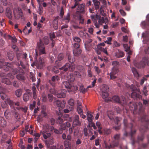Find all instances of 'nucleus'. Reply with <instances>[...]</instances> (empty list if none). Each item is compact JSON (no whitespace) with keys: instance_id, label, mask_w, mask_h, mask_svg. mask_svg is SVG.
<instances>
[{"instance_id":"nucleus-37","label":"nucleus","mask_w":149,"mask_h":149,"mask_svg":"<svg viewBox=\"0 0 149 149\" xmlns=\"http://www.w3.org/2000/svg\"><path fill=\"white\" fill-rule=\"evenodd\" d=\"M22 91L21 89H18L15 91L16 95L18 97H20L22 94Z\"/></svg>"},{"instance_id":"nucleus-10","label":"nucleus","mask_w":149,"mask_h":149,"mask_svg":"<svg viewBox=\"0 0 149 149\" xmlns=\"http://www.w3.org/2000/svg\"><path fill=\"white\" fill-rule=\"evenodd\" d=\"M37 45L39 55L46 54L45 47L41 40H40L39 42L37 43Z\"/></svg>"},{"instance_id":"nucleus-53","label":"nucleus","mask_w":149,"mask_h":149,"mask_svg":"<svg viewBox=\"0 0 149 149\" xmlns=\"http://www.w3.org/2000/svg\"><path fill=\"white\" fill-rule=\"evenodd\" d=\"M122 120V118L120 117H116L115 119L112 120H114L115 124L118 125L119 123V122Z\"/></svg>"},{"instance_id":"nucleus-28","label":"nucleus","mask_w":149,"mask_h":149,"mask_svg":"<svg viewBox=\"0 0 149 149\" xmlns=\"http://www.w3.org/2000/svg\"><path fill=\"white\" fill-rule=\"evenodd\" d=\"M132 70L134 77H136V78L138 79L139 77V74L136 70V69L132 67Z\"/></svg>"},{"instance_id":"nucleus-4","label":"nucleus","mask_w":149,"mask_h":149,"mask_svg":"<svg viewBox=\"0 0 149 149\" xmlns=\"http://www.w3.org/2000/svg\"><path fill=\"white\" fill-rule=\"evenodd\" d=\"M68 61L72 64L70 65L69 63H67L62 67L60 68V70H63L64 72H66L68 70L70 71H73L74 68V64L73 63L74 61L75 60L74 58L70 55H68Z\"/></svg>"},{"instance_id":"nucleus-30","label":"nucleus","mask_w":149,"mask_h":149,"mask_svg":"<svg viewBox=\"0 0 149 149\" xmlns=\"http://www.w3.org/2000/svg\"><path fill=\"white\" fill-rule=\"evenodd\" d=\"M70 14L69 13H68L66 16H64L63 18V20L65 22V23H68L70 20Z\"/></svg>"},{"instance_id":"nucleus-9","label":"nucleus","mask_w":149,"mask_h":149,"mask_svg":"<svg viewBox=\"0 0 149 149\" xmlns=\"http://www.w3.org/2000/svg\"><path fill=\"white\" fill-rule=\"evenodd\" d=\"M112 100L115 102L120 104L122 105H126L127 104V101L123 95L121 96L120 99L118 96L115 95L113 97Z\"/></svg>"},{"instance_id":"nucleus-61","label":"nucleus","mask_w":149,"mask_h":149,"mask_svg":"<svg viewBox=\"0 0 149 149\" xmlns=\"http://www.w3.org/2000/svg\"><path fill=\"white\" fill-rule=\"evenodd\" d=\"M81 107H77V110L78 113L79 114H81L83 112V110L81 109Z\"/></svg>"},{"instance_id":"nucleus-8","label":"nucleus","mask_w":149,"mask_h":149,"mask_svg":"<svg viewBox=\"0 0 149 149\" xmlns=\"http://www.w3.org/2000/svg\"><path fill=\"white\" fill-rule=\"evenodd\" d=\"M120 134H117L114 135L113 136L114 140L113 141L112 144L107 145V147L109 149H110L118 146L119 144V141L120 139Z\"/></svg>"},{"instance_id":"nucleus-44","label":"nucleus","mask_w":149,"mask_h":149,"mask_svg":"<svg viewBox=\"0 0 149 149\" xmlns=\"http://www.w3.org/2000/svg\"><path fill=\"white\" fill-rule=\"evenodd\" d=\"M63 118V117H62L59 116L56 120L57 123L60 124H62L64 121Z\"/></svg>"},{"instance_id":"nucleus-64","label":"nucleus","mask_w":149,"mask_h":149,"mask_svg":"<svg viewBox=\"0 0 149 149\" xmlns=\"http://www.w3.org/2000/svg\"><path fill=\"white\" fill-rule=\"evenodd\" d=\"M94 69L97 74H99L100 73L101 70L98 67L95 66L94 67Z\"/></svg>"},{"instance_id":"nucleus-33","label":"nucleus","mask_w":149,"mask_h":149,"mask_svg":"<svg viewBox=\"0 0 149 149\" xmlns=\"http://www.w3.org/2000/svg\"><path fill=\"white\" fill-rule=\"evenodd\" d=\"M6 100L7 104L9 105L11 108H13L14 107V103L12 100L8 98L6 99Z\"/></svg>"},{"instance_id":"nucleus-51","label":"nucleus","mask_w":149,"mask_h":149,"mask_svg":"<svg viewBox=\"0 0 149 149\" xmlns=\"http://www.w3.org/2000/svg\"><path fill=\"white\" fill-rule=\"evenodd\" d=\"M142 92L143 95L145 96H146L148 95V91L147 90V88L146 86L144 87Z\"/></svg>"},{"instance_id":"nucleus-2","label":"nucleus","mask_w":149,"mask_h":149,"mask_svg":"<svg viewBox=\"0 0 149 149\" xmlns=\"http://www.w3.org/2000/svg\"><path fill=\"white\" fill-rule=\"evenodd\" d=\"M95 25L97 28H99L100 25H102L103 23L107 24L108 22V19L107 17L104 18L103 17H101L100 15L97 14L92 15L91 16Z\"/></svg>"},{"instance_id":"nucleus-40","label":"nucleus","mask_w":149,"mask_h":149,"mask_svg":"<svg viewBox=\"0 0 149 149\" xmlns=\"http://www.w3.org/2000/svg\"><path fill=\"white\" fill-rule=\"evenodd\" d=\"M113 112L112 111H108L107 112V114L109 118L111 120L114 119V118L113 116H111L113 115Z\"/></svg>"},{"instance_id":"nucleus-57","label":"nucleus","mask_w":149,"mask_h":149,"mask_svg":"<svg viewBox=\"0 0 149 149\" xmlns=\"http://www.w3.org/2000/svg\"><path fill=\"white\" fill-rule=\"evenodd\" d=\"M68 104L71 106H73L74 105V100L72 99H70L68 102Z\"/></svg>"},{"instance_id":"nucleus-29","label":"nucleus","mask_w":149,"mask_h":149,"mask_svg":"<svg viewBox=\"0 0 149 149\" xmlns=\"http://www.w3.org/2000/svg\"><path fill=\"white\" fill-rule=\"evenodd\" d=\"M2 82L7 85H10L11 84V82L10 80L6 77H3L2 79Z\"/></svg>"},{"instance_id":"nucleus-23","label":"nucleus","mask_w":149,"mask_h":149,"mask_svg":"<svg viewBox=\"0 0 149 149\" xmlns=\"http://www.w3.org/2000/svg\"><path fill=\"white\" fill-rule=\"evenodd\" d=\"M64 58V55L63 54L60 53L59 54L58 56V61H56V64L58 66V67H59L60 65V62L59 61H61Z\"/></svg>"},{"instance_id":"nucleus-14","label":"nucleus","mask_w":149,"mask_h":149,"mask_svg":"<svg viewBox=\"0 0 149 149\" xmlns=\"http://www.w3.org/2000/svg\"><path fill=\"white\" fill-rule=\"evenodd\" d=\"M118 72V67H113L112 69L111 72L110 73V79L113 80L116 78V75Z\"/></svg>"},{"instance_id":"nucleus-22","label":"nucleus","mask_w":149,"mask_h":149,"mask_svg":"<svg viewBox=\"0 0 149 149\" xmlns=\"http://www.w3.org/2000/svg\"><path fill=\"white\" fill-rule=\"evenodd\" d=\"M79 117L78 115H75L74 117V120L73 122V124L74 125H81V123L79 120Z\"/></svg>"},{"instance_id":"nucleus-41","label":"nucleus","mask_w":149,"mask_h":149,"mask_svg":"<svg viewBox=\"0 0 149 149\" xmlns=\"http://www.w3.org/2000/svg\"><path fill=\"white\" fill-rule=\"evenodd\" d=\"M53 24L54 28L55 29L58 28V21L57 19L55 18L53 21Z\"/></svg>"},{"instance_id":"nucleus-27","label":"nucleus","mask_w":149,"mask_h":149,"mask_svg":"<svg viewBox=\"0 0 149 149\" xmlns=\"http://www.w3.org/2000/svg\"><path fill=\"white\" fill-rule=\"evenodd\" d=\"M32 90L33 92V98L34 99H36L37 98V90L35 86L32 87Z\"/></svg>"},{"instance_id":"nucleus-38","label":"nucleus","mask_w":149,"mask_h":149,"mask_svg":"<svg viewBox=\"0 0 149 149\" xmlns=\"http://www.w3.org/2000/svg\"><path fill=\"white\" fill-rule=\"evenodd\" d=\"M84 6L83 4L78 5L77 10L80 12H83L84 11Z\"/></svg>"},{"instance_id":"nucleus-55","label":"nucleus","mask_w":149,"mask_h":149,"mask_svg":"<svg viewBox=\"0 0 149 149\" xmlns=\"http://www.w3.org/2000/svg\"><path fill=\"white\" fill-rule=\"evenodd\" d=\"M13 65H12V68L11 69L10 71L12 72L13 74L15 75L17 74L18 72V70L16 68H13Z\"/></svg>"},{"instance_id":"nucleus-5","label":"nucleus","mask_w":149,"mask_h":149,"mask_svg":"<svg viewBox=\"0 0 149 149\" xmlns=\"http://www.w3.org/2000/svg\"><path fill=\"white\" fill-rule=\"evenodd\" d=\"M128 118L129 120L131 121L130 123L128 124H127V120L126 118H125L123 120V123L124 124L125 127L126 128H130L131 131L130 133L131 138L133 137V136L134 135L136 132V130H132V128L134 123H135L134 121V119H132L130 116H128Z\"/></svg>"},{"instance_id":"nucleus-54","label":"nucleus","mask_w":149,"mask_h":149,"mask_svg":"<svg viewBox=\"0 0 149 149\" xmlns=\"http://www.w3.org/2000/svg\"><path fill=\"white\" fill-rule=\"evenodd\" d=\"M149 125H146L143 127V128L142 127H141L140 128V131H143V132H145L148 128Z\"/></svg>"},{"instance_id":"nucleus-12","label":"nucleus","mask_w":149,"mask_h":149,"mask_svg":"<svg viewBox=\"0 0 149 149\" xmlns=\"http://www.w3.org/2000/svg\"><path fill=\"white\" fill-rule=\"evenodd\" d=\"M45 131L46 132H49V131L51 133L54 132L55 133L57 134H61L62 133V131L60 130H59L56 129L53 126H50L48 124H46L45 127Z\"/></svg>"},{"instance_id":"nucleus-59","label":"nucleus","mask_w":149,"mask_h":149,"mask_svg":"<svg viewBox=\"0 0 149 149\" xmlns=\"http://www.w3.org/2000/svg\"><path fill=\"white\" fill-rule=\"evenodd\" d=\"M49 36L51 40H53V39L55 38H56V35L54 32L52 33H50L49 34Z\"/></svg>"},{"instance_id":"nucleus-15","label":"nucleus","mask_w":149,"mask_h":149,"mask_svg":"<svg viewBox=\"0 0 149 149\" xmlns=\"http://www.w3.org/2000/svg\"><path fill=\"white\" fill-rule=\"evenodd\" d=\"M72 139L71 136L70 134L68 135L66 138L65 140L64 141V145L65 147H67L68 148L71 147V143L70 141Z\"/></svg>"},{"instance_id":"nucleus-25","label":"nucleus","mask_w":149,"mask_h":149,"mask_svg":"<svg viewBox=\"0 0 149 149\" xmlns=\"http://www.w3.org/2000/svg\"><path fill=\"white\" fill-rule=\"evenodd\" d=\"M73 54L74 56H78L81 52V50L79 49H73Z\"/></svg>"},{"instance_id":"nucleus-63","label":"nucleus","mask_w":149,"mask_h":149,"mask_svg":"<svg viewBox=\"0 0 149 149\" xmlns=\"http://www.w3.org/2000/svg\"><path fill=\"white\" fill-rule=\"evenodd\" d=\"M120 45V44L118 43L116 41H115L113 42V47L114 48L116 47H119Z\"/></svg>"},{"instance_id":"nucleus-62","label":"nucleus","mask_w":149,"mask_h":149,"mask_svg":"<svg viewBox=\"0 0 149 149\" xmlns=\"http://www.w3.org/2000/svg\"><path fill=\"white\" fill-rule=\"evenodd\" d=\"M0 95L1 98L4 100L6 97V95L4 93V92L0 93Z\"/></svg>"},{"instance_id":"nucleus-32","label":"nucleus","mask_w":149,"mask_h":149,"mask_svg":"<svg viewBox=\"0 0 149 149\" xmlns=\"http://www.w3.org/2000/svg\"><path fill=\"white\" fill-rule=\"evenodd\" d=\"M4 115L5 117L6 118H8L10 116L11 113L9 109H7L4 112Z\"/></svg>"},{"instance_id":"nucleus-7","label":"nucleus","mask_w":149,"mask_h":149,"mask_svg":"<svg viewBox=\"0 0 149 149\" xmlns=\"http://www.w3.org/2000/svg\"><path fill=\"white\" fill-rule=\"evenodd\" d=\"M12 65V64L9 63L8 62H4L3 59H0V68H3L5 71H10Z\"/></svg>"},{"instance_id":"nucleus-35","label":"nucleus","mask_w":149,"mask_h":149,"mask_svg":"<svg viewBox=\"0 0 149 149\" xmlns=\"http://www.w3.org/2000/svg\"><path fill=\"white\" fill-rule=\"evenodd\" d=\"M79 35L83 39H85L86 37L87 33L82 31H80L79 32Z\"/></svg>"},{"instance_id":"nucleus-50","label":"nucleus","mask_w":149,"mask_h":149,"mask_svg":"<svg viewBox=\"0 0 149 149\" xmlns=\"http://www.w3.org/2000/svg\"><path fill=\"white\" fill-rule=\"evenodd\" d=\"M78 89V87L76 86H72L71 87L70 90H68V91L69 92L72 91H76Z\"/></svg>"},{"instance_id":"nucleus-20","label":"nucleus","mask_w":149,"mask_h":149,"mask_svg":"<svg viewBox=\"0 0 149 149\" xmlns=\"http://www.w3.org/2000/svg\"><path fill=\"white\" fill-rule=\"evenodd\" d=\"M115 54L116 57L118 58L123 57L125 56L124 53L119 49H118L116 51L115 53Z\"/></svg>"},{"instance_id":"nucleus-24","label":"nucleus","mask_w":149,"mask_h":149,"mask_svg":"<svg viewBox=\"0 0 149 149\" xmlns=\"http://www.w3.org/2000/svg\"><path fill=\"white\" fill-rule=\"evenodd\" d=\"M63 87H65V88L70 90L71 85L70 84L68 81H65L63 82L62 85Z\"/></svg>"},{"instance_id":"nucleus-16","label":"nucleus","mask_w":149,"mask_h":149,"mask_svg":"<svg viewBox=\"0 0 149 149\" xmlns=\"http://www.w3.org/2000/svg\"><path fill=\"white\" fill-rule=\"evenodd\" d=\"M31 94L32 93L30 90L24 93L23 96V99L24 101L25 102L28 101L31 97Z\"/></svg>"},{"instance_id":"nucleus-52","label":"nucleus","mask_w":149,"mask_h":149,"mask_svg":"<svg viewBox=\"0 0 149 149\" xmlns=\"http://www.w3.org/2000/svg\"><path fill=\"white\" fill-rule=\"evenodd\" d=\"M148 143H143L141 144V146L143 148H147L148 146V144H149V136H148Z\"/></svg>"},{"instance_id":"nucleus-58","label":"nucleus","mask_w":149,"mask_h":149,"mask_svg":"<svg viewBox=\"0 0 149 149\" xmlns=\"http://www.w3.org/2000/svg\"><path fill=\"white\" fill-rule=\"evenodd\" d=\"M143 104L146 106H148L149 104V100L143 99Z\"/></svg>"},{"instance_id":"nucleus-21","label":"nucleus","mask_w":149,"mask_h":149,"mask_svg":"<svg viewBox=\"0 0 149 149\" xmlns=\"http://www.w3.org/2000/svg\"><path fill=\"white\" fill-rule=\"evenodd\" d=\"M66 91L65 90H62L61 92L56 94V96L58 98H64L66 96Z\"/></svg>"},{"instance_id":"nucleus-34","label":"nucleus","mask_w":149,"mask_h":149,"mask_svg":"<svg viewBox=\"0 0 149 149\" xmlns=\"http://www.w3.org/2000/svg\"><path fill=\"white\" fill-rule=\"evenodd\" d=\"M93 2L95 6V8L96 10H97L99 8V5L100 4V2L97 0H93Z\"/></svg>"},{"instance_id":"nucleus-56","label":"nucleus","mask_w":149,"mask_h":149,"mask_svg":"<svg viewBox=\"0 0 149 149\" xmlns=\"http://www.w3.org/2000/svg\"><path fill=\"white\" fill-rule=\"evenodd\" d=\"M77 19L80 20V23L83 24L84 22V19L80 15H79L77 17Z\"/></svg>"},{"instance_id":"nucleus-19","label":"nucleus","mask_w":149,"mask_h":149,"mask_svg":"<svg viewBox=\"0 0 149 149\" xmlns=\"http://www.w3.org/2000/svg\"><path fill=\"white\" fill-rule=\"evenodd\" d=\"M44 65V61L43 58H40L36 64V66L38 69H42Z\"/></svg>"},{"instance_id":"nucleus-1","label":"nucleus","mask_w":149,"mask_h":149,"mask_svg":"<svg viewBox=\"0 0 149 149\" xmlns=\"http://www.w3.org/2000/svg\"><path fill=\"white\" fill-rule=\"evenodd\" d=\"M130 109L133 111V113H136L138 112L139 114H144V109L143 107V104L140 102L137 104L134 102H130L129 104Z\"/></svg>"},{"instance_id":"nucleus-6","label":"nucleus","mask_w":149,"mask_h":149,"mask_svg":"<svg viewBox=\"0 0 149 149\" xmlns=\"http://www.w3.org/2000/svg\"><path fill=\"white\" fill-rule=\"evenodd\" d=\"M136 67L139 68H144L146 66H149V61L147 58L144 57L142 60L139 62L134 63Z\"/></svg>"},{"instance_id":"nucleus-11","label":"nucleus","mask_w":149,"mask_h":149,"mask_svg":"<svg viewBox=\"0 0 149 149\" xmlns=\"http://www.w3.org/2000/svg\"><path fill=\"white\" fill-rule=\"evenodd\" d=\"M13 14L14 17L16 19H22L23 17L22 10L19 8H18L17 9H14Z\"/></svg>"},{"instance_id":"nucleus-36","label":"nucleus","mask_w":149,"mask_h":149,"mask_svg":"<svg viewBox=\"0 0 149 149\" xmlns=\"http://www.w3.org/2000/svg\"><path fill=\"white\" fill-rule=\"evenodd\" d=\"M111 132V129L105 128L104 130V135H108L110 134Z\"/></svg>"},{"instance_id":"nucleus-45","label":"nucleus","mask_w":149,"mask_h":149,"mask_svg":"<svg viewBox=\"0 0 149 149\" xmlns=\"http://www.w3.org/2000/svg\"><path fill=\"white\" fill-rule=\"evenodd\" d=\"M60 79L59 78L58 76H53L51 80L56 83Z\"/></svg>"},{"instance_id":"nucleus-46","label":"nucleus","mask_w":149,"mask_h":149,"mask_svg":"<svg viewBox=\"0 0 149 149\" xmlns=\"http://www.w3.org/2000/svg\"><path fill=\"white\" fill-rule=\"evenodd\" d=\"M87 119L88 121H91V120H93V116L91 114L87 112Z\"/></svg>"},{"instance_id":"nucleus-17","label":"nucleus","mask_w":149,"mask_h":149,"mask_svg":"<svg viewBox=\"0 0 149 149\" xmlns=\"http://www.w3.org/2000/svg\"><path fill=\"white\" fill-rule=\"evenodd\" d=\"M24 73L23 71L21 72H19L16 76V77L18 80L22 81H24L26 79V77L24 76Z\"/></svg>"},{"instance_id":"nucleus-13","label":"nucleus","mask_w":149,"mask_h":149,"mask_svg":"<svg viewBox=\"0 0 149 149\" xmlns=\"http://www.w3.org/2000/svg\"><path fill=\"white\" fill-rule=\"evenodd\" d=\"M109 90L108 86L106 85L103 84L101 88V90L102 92V98L104 99L107 97L109 95L108 93Z\"/></svg>"},{"instance_id":"nucleus-31","label":"nucleus","mask_w":149,"mask_h":149,"mask_svg":"<svg viewBox=\"0 0 149 149\" xmlns=\"http://www.w3.org/2000/svg\"><path fill=\"white\" fill-rule=\"evenodd\" d=\"M8 57L10 60H12L14 57V54L11 51H10L7 53Z\"/></svg>"},{"instance_id":"nucleus-26","label":"nucleus","mask_w":149,"mask_h":149,"mask_svg":"<svg viewBox=\"0 0 149 149\" xmlns=\"http://www.w3.org/2000/svg\"><path fill=\"white\" fill-rule=\"evenodd\" d=\"M7 124V122L3 118L0 117V126L2 127H5Z\"/></svg>"},{"instance_id":"nucleus-3","label":"nucleus","mask_w":149,"mask_h":149,"mask_svg":"<svg viewBox=\"0 0 149 149\" xmlns=\"http://www.w3.org/2000/svg\"><path fill=\"white\" fill-rule=\"evenodd\" d=\"M125 86L127 88L130 89L132 91L131 94V97L132 98L136 100L142 99V96L141 95V93L139 89L137 88L133 84L130 85L129 84H126Z\"/></svg>"},{"instance_id":"nucleus-43","label":"nucleus","mask_w":149,"mask_h":149,"mask_svg":"<svg viewBox=\"0 0 149 149\" xmlns=\"http://www.w3.org/2000/svg\"><path fill=\"white\" fill-rule=\"evenodd\" d=\"M1 105L2 108L3 109H5L7 108L8 105L7 104V103L6 102V99L5 101L1 103Z\"/></svg>"},{"instance_id":"nucleus-49","label":"nucleus","mask_w":149,"mask_h":149,"mask_svg":"<svg viewBox=\"0 0 149 149\" xmlns=\"http://www.w3.org/2000/svg\"><path fill=\"white\" fill-rule=\"evenodd\" d=\"M72 47L73 49H79L80 47V45L78 43H74L72 45Z\"/></svg>"},{"instance_id":"nucleus-47","label":"nucleus","mask_w":149,"mask_h":149,"mask_svg":"<svg viewBox=\"0 0 149 149\" xmlns=\"http://www.w3.org/2000/svg\"><path fill=\"white\" fill-rule=\"evenodd\" d=\"M79 91L80 92L84 93L87 92L86 89L84 88L83 85H81L79 87Z\"/></svg>"},{"instance_id":"nucleus-18","label":"nucleus","mask_w":149,"mask_h":149,"mask_svg":"<svg viewBox=\"0 0 149 149\" xmlns=\"http://www.w3.org/2000/svg\"><path fill=\"white\" fill-rule=\"evenodd\" d=\"M54 105H56L58 107H61L63 108H64L65 106V103L64 101L61 102L58 100H56L54 102Z\"/></svg>"},{"instance_id":"nucleus-60","label":"nucleus","mask_w":149,"mask_h":149,"mask_svg":"<svg viewBox=\"0 0 149 149\" xmlns=\"http://www.w3.org/2000/svg\"><path fill=\"white\" fill-rule=\"evenodd\" d=\"M100 14L101 15L105 17L106 15V13H104V10L102 7H101L100 9Z\"/></svg>"},{"instance_id":"nucleus-42","label":"nucleus","mask_w":149,"mask_h":149,"mask_svg":"<svg viewBox=\"0 0 149 149\" xmlns=\"http://www.w3.org/2000/svg\"><path fill=\"white\" fill-rule=\"evenodd\" d=\"M49 40L48 37L47 36H45L44 37L43 39V40L42 41V42H44L45 44L46 45H47L49 42Z\"/></svg>"},{"instance_id":"nucleus-39","label":"nucleus","mask_w":149,"mask_h":149,"mask_svg":"<svg viewBox=\"0 0 149 149\" xmlns=\"http://www.w3.org/2000/svg\"><path fill=\"white\" fill-rule=\"evenodd\" d=\"M148 78H149V74L145 76L141 79L140 81V84L141 85H142L144 83L145 81L147 80Z\"/></svg>"},{"instance_id":"nucleus-48","label":"nucleus","mask_w":149,"mask_h":149,"mask_svg":"<svg viewBox=\"0 0 149 149\" xmlns=\"http://www.w3.org/2000/svg\"><path fill=\"white\" fill-rule=\"evenodd\" d=\"M72 39L75 43H79L81 41L80 39L79 38L76 36L73 37Z\"/></svg>"}]
</instances>
